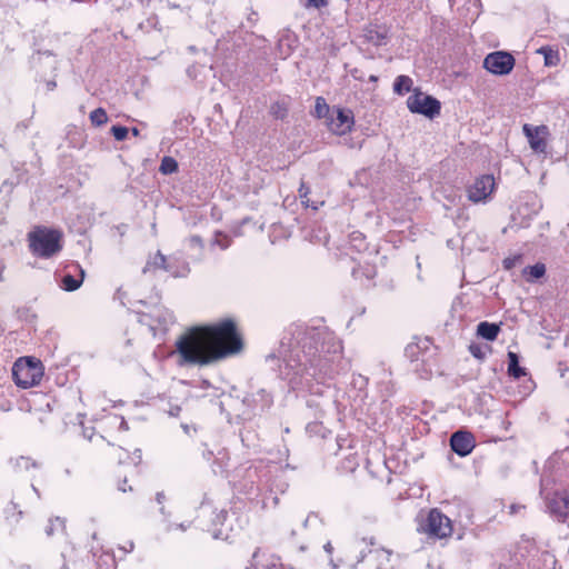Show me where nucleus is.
<instances>
[{
    "label": "nucleus",
    "instance_id": "nucleus-1",
    "mask_svg": "<svg viewBox=\"0 0 569 569\" xmlns=\"http://www.w3.org/2000/svg\"><path fill=\"white\" fill-rule=\"evenodd\" d=\"M281 352L299 375L333 379L340 372L342 346L333 336L305 323H291L283 332Z\"/></svg>",
    "mask_w": 569,
    "mask_h": 569
},
{
    "label": "nucleus",
    "instance_id": "nucleus-2",
    "mask_svg": "<svg viewBox=\"0 0 569 569\" xmlns=\"http://www.w3.org/2000/svg\"><path fill=\"white\" fill-rule=\"evenodd\" d=\"M176 348L181 363L209 366L240 353L243 339L237 323L226 318L190 329L178 339Z\"/></svg>",
    "mask_w": 569,
    "mask_h": 569
},
{
    "label": "nucleus",
    "instance_id": "nucleus-3",
    "mask_svg": "<svg viewBox=\"0 0 569 569\" xmlns=\"http://www.w3.org/2000/svg\"><path fill=\"white\" fill-rule=\"evenodd\" d=\"M62 233L57 229L37 226L28 233L29 249L38 258L48 259L62 250Z\"/></svg>",
    "mask_w": 569,
    "mask_h": 569
},
{
    "label": "nucleus",
    "instance_id": "nucleus-4",
    "mask_svg": "<svg viewBox=\"0 0 569 569\" xmlns=\"http://www.w3.org/2000/svg\"><path fill=\"white\" fill-rule=\"evenodd\" d=\"M417 530L429 539L441 540L451 537L453 532L452 521L438 508H432L428 515L419 521Z\"/></svg>",
    "mask_w": 569,
    "mask_h": 569
},
{
    "label": "nucleus",
    "instance_id": "nucleus-5",
    "mask_svg": "<svg viewBox=\"0 0 569 569\" xmlns=\"http://www.w3.org/2000/svg\"><path fill=\"white\" fill-rule=\"evenodd\" d=\"M12 377L17 386L30 388L40 383L43 366L40 360L26 357L18 359L12 367Z\"/></svg>",
    "mask_w": 569,
    "mask_h": 569
},
{
    "label": "nucleus",
    "instance_id": "nucleus-6",
    "mask_svg": "<svg viewBox=\"0 0 569 569\" xmlns=\"http://www.w3.org/2000/svg\"><path fill=\"white\" fill-rule=\"evenodd\" d=\"M214 518L212 519V525L208 529L214 539L229 540L231 539L236 531L242 529V525L239 523L237 528L233 526V520L238 521L237 512L233 509L230 510H220L219 512H213Z\"/></svg>",
    "mask_w": 569,
    "mask_h": 569
},
{
    "label": "nucleus",
    "instance_id": "nucleus-7",
    "mask_svg": "<svg viewBox=\"0 0 569 569\" xmlns=\"http://www.w3.org/2000/svg\"><path fill=\"white\" fill-rule=\"evenodd\" d=\"M407 107L412 113L422 114L433 119L440 114L441 103L432 96H428L418 89L407 99Z\"/></svg>",
    "mask_w": 569,
    "mask_h": 569
},
{
    "label": "nucleus",
    "instance_id": "nucleus-8",
    "mask_svg": "<svg viewBox=\"0 0 569 569\" xmlns=\"http://www.w3.org/2000/svg\"><path fill=\"white\" fill-rule=\"evenodd\" d=\"M515 63L516 60L511 53L495 51L487 54L483 60V68L492 74L506 76L512 71Z\"/></svg>",
    "mask_w": 569,
    "mask_h": 569
},
{
    "label": "nucleus",
    "instance_id": "nucleus-9",
    "mask_svg": "<svg viewBox=\"0 0 569 569\" xmlns=\"http://www.w3.org/2000/svg\"><path fill=\"white\" fill-rule=\"evenodd\" d=\"M496 187L495 178L491 174H485L476 179L472 186L468 189V198L470 201L477 203L486 201L493 192Z\"/></svg>",
    "mask_w": 569,
    "mask_h": 569
},
{
    "label": "nucleus",
    "instance_id": "nucleus-10",
    "mask_svg": "<svg viewBox=\"0 0 569 569\" xmlns=\"http://www.w3.org/2000/svg\"><path fill=\"white\" fill-rule=\"evenodd\" d=\"M522 131L528 139L530 148L535 152L543 153L547 149L546 138L549 134V129L547 126L541 124L533 127L531 124H523Z\"/></svg>",
    "mask_w": 569,
    "mask_h": 569
},
{
    "label": "nucleus",
    "instance_id": "nucleus-11",
    "mask_svg": "<svg viewBox=\"0 0 569 569\" xmlns=\"http://www.w3.org/2000/svg\"><path fill=\"white\" fill-rule=\"evenodd\" d=\"M476 439L470 431L459 430L451 435L450 447L460 457H466L473 450Z\"/></svg>",
    "mask_w": 569,
    "mask_h": 569
},
{
    "label": "nucleus",
    "instance_id": "nucleus-12",
    "mask_svg": "<svg viewBox=\"0 0 569 569\" xmlns=\"http://www.w3.org/2000/svg\"><path fill=\"white\" fill-rule=\"evenodd\" d=\"M550 513L559 521H565L569 517V492L556 491L547 502Z\"/></svg>",
    "mask_w": 569,
    "mask_h": 569
},
{
    "label": "nucleus",
    "instance_id": "nucleus-13",
    "mask_svg": "<svg viewBox=\"0 0 569 569\" xmlns=\"http://www.w3.org/2000/svg\"><path fill=\"white\" fill-rule=\"evenodd\" d=\"M363 37L372 46L381 47L387 44L388 29L385 26L370 24L363 30Z\"/></svg>",
    "mask_w": 569,
    "mask_h": 569
},
{
    "label": "nucleus",
    "instance_id": "nucleus-14",
    "mask_svg": "<svg viewBox=\"0 0 569 569\" xmlns=\"http://www.w3.org/2000/svg\"><path fill=\"white\" fill-rule=\"evenodd\" d=\"M431 347V340L429 338H416L415 341L410 342L406 349L405 355L411 361H417L420 359L425 352H427Z\"/></svg>",
    "mask_w": 569,
    "mask_h": 569
},
{
    "label": "nucleus",
    "instance_id": "nucleus-15",
    "mask_svg": "<svg viewBox=\"0 0 569 569\" xmlns=\"http://www.w3.org/2000/svg\"><path fill=\"white\" fill-rule=\"evenodd\" d=\"M166 271L174 278H182L189 274L190 267L184 259L177 256H170L167 258Z\"/></svg>",
    "mask_w": 569,
    "mask_h": 569
},
{
    "label": "nucleus",
    "instance_id": "nucleus-16",
    "mask_svg": "<svg viewBox=\"0 0 569 569\" xmlns=\"http://www.w3.org/2000/svg\"><path fill=\"white\" fill-rule=\"evenodd\" d=\"M353 117L351 111L346 112L339 109L336 119L331 121V130L336 134H345L351 130Z\"/></svg>",
    "mask_w": 569,
    "mask_h": 569
},
{
    "label": "nucleus",
    "instance_id": "nucleus-17",
    "mask_svg": "<svg viewBox=\"0 0 569 569\" xmlns=\"http://www.w3.org/2000/svg\"><path fill=\"white\" fill-rule=\"evenodd\" d=\"M10 463L17 473H28L31 469H39L41 462L31 457L20 456L10 460Z\"/></svg>",
    "mask_w": 569,
    "mask_h": 569
},
{
    "label": "nucleus",
    "instance_id": "nucleus-18",
    "mask_svg": "<svg viewBox=\"0 0 569 569\" xmlns=\"http://www.w3.org/2000/svg\"><path fill=\"white\" fill-rule=\"evenodd\" d=\"M499 332H500V326L497 323L481 321L477 326V335L488 341L496 340Z\"/></svg>",
    "mask_w": 569,
    "mask_h": 569
},
{
    "label": "nucleus",
    "instance_id": "nucleus-19",
    "mask_svg": "<svg viewBox=\"0 0 569 569\" xmlns=\"http://www.w3.org/2000/svg\"><path fill=\"white\" fill-rule=\"evenodd\" d=\"M298 39L296 36L287 33L278 41V50L282 58L289 57L297 47Z\"/></svg>",
    "mask_w": 569,
    "mask_h": 569
},
{
    "label": "nucleus",
    "instance_id": "nucleus-20",
    "mask_svg": "<svg viewBox=\"0 0 569 569\" xmlns=\"http://www.w3.org/2000/svg\"><path fill=\"white\" fill-rule=\"evenodd\" d=\"M76 268L79 269L80 278H76L70 273H66L61 278L60 286L66 291H74L82 284V281L84 278V271H83V269L80 268L79 264H77Z\"/></svg>",
    "mask_w": 569,
    "mask_h": 569
},
{
    "label": "nucleus",
    "instance_id": "nucleus-21",
    "mask_svg": "<svg viewBox=\"0 0 569 569\" xmlns=\"http://www.w3.org/2000/svg\"><path fill=\"white\" fill-rule=\"evenodd\" d=\"M167 258L164 254L161 253V251H157L152 257H150L146 263V266L142 269V272L146 274L150 271L156 270H164L167 266Z\"/></svg>",
    "mask_w": 569,
    "mask_h": 569
},
{
    "label": "nucleus",
    "instance_id": "nucleus-22",
    "mask_svg": "<svg viewBox=\"0 0 569 569\" xmlns=\"http://www.w3.org/2000/svg\"><path fill=\"white\" fill-rule=\"evenodd\" d=\"M508 375L515 379L526 376V369L519 366V356L516 352H508Z\"/></svg>",
    "mask_w": 569,
    "mask_h": 569
},
{
    "label": "nucleus",
    "instance_id": "nucleus-23",
    "mask_svg": "<svg viewBox=\"0 0 569 569\" xmlns=\"http://www.w3.org/2000/svg\"><path fill=\"white\" fill-rule=\"evenodd\" d=\"M546 274V266L542 262H537L533 266H528L523 269L522 276L527 281L532 282L542 278Z\"/></svg>",
    "mask_w": 569,
    "mask_h": 569
},
{
    "label": "nucleus",
    "instance_id": "nucleus-24",
    "mask_svg": "<svg viewBox=\"0 0 569 569\" xmlns=\"http://www.w3.org/2000/svg\"><path fill=\"white\" fill-rule=\"evenodd\" d=\"M539 54H542L545 58V64L547 67H556L560 62V54L557 49H552L549 46L541 47L537 50Z\"/></svg>",
    "mask_w": 569,
    "mask_h": 569
},
{
    "label": "nucleus",
    "instance_id": "nucleus-25",
    "mask_svg": "<svg viewBox=\"0 0 569 569\" xmlns=\"http://www.w3.org/2000/svg\"><path fill=\"white\" fill-rule=\"evenodd\" d=\"M413 81L409 76H398L393 82V91L399 96H403L412 90Z\"/></svg>",
    "mask_w": 569,
    "mask_h": 569
},
{
    "label": "nucleus",
    "instance_id": "nucleus-26",
    "mask_svg": "<svg viewBox=\"0 0 569 569\" xmlns=\"http://www.w3.org/2000/svg\"><path fill=\"white\" fill-rule=\"evenodd\" d=\"M178 169H179V166H178V162H177V160L174 158L169 157V156H166V157L162 158L160 167H159V171L162 174L174 173V172L178 171Z\"/></svg>",
    "mask_w": 569,
    "mask_h": 569
},
{
    "label": "nucleus",
    "instance_id": "nucleus-27",
    "mask_svg": "<svg viewBox=\"0 0 569 569\" xmlns=\"http://www.w3.org/2000/svg\"><path fill=\"white\" fill-rule=\"evenodd\" d=\"M89 118L91 124L94 127H101L108 121V114L103 108H97L93 111H91Z\"/></svg>",
    "mask_w": 569,
    "mask_h": 569
},
{
    "label": "nucleus",
    "instance_id": "nucleus-28",
    "mask_svg": "<svg viewBox=\"0 0 569 569\" xmlns=\"http://www.w3.org/2000/svg\"><path fill=\"white\" fill-rule=\"evenodd\" d=\"M270 113L273 118L283 120L288 116V107L282 101H276L270 107Z\"/></svg>",
    "mask_w": 569,
    "mask_h": 569
},
{
    "label": "nucleus",
    "instance_id": "nucleus-29",
    "mask_svg": "<svg viewBox=\"0 0 569 569\" xmlns=\"http://www.w3.org/2000/svg\"><path fill=\"white\" fill-rule=\"evenodd\" d=\"M352 276L356 279H361L362 277H366L368 280H371L376 276V269L372 266L353 268Z\"/></svg>",
    "mask_w": 569,
    "mask_h": 569
},
{
    "label": "nucleus",
    "instance_id": "nucleus-30",
    "mask_svg": "<svg viewBox=\"0 0 569 569\" xmlns=\"http://www.w3.org/2000/svg\"><path fill=\"white\" fill-rule=\"evenodd\" d=\"M306 430L310 436H320L322 438H326L328 432L327 428L319 421L308 423Z\"/></svg>",
    "mask_w": 569,
    "mask_h": 569
},
{
    "label": "nucleus",
    "instance_id": "nucleus-31",
    "mask_svg": "<svg viewBox=\"0 0 569 569\" xmlns=\"http://www.w3.org/2000/svg\"><path fill=\"white\" fill-rule=\"evenodd\" d=\"M328 112H329V106L326 102V99L322 98V97H317L316 98V103H315V112H313V114L317 118H325L328 114Z\"/></svg>",
    "mask_w": 569,
    "mask_h": 569
},
{
    "label": "nucleus",
    "instance_id": "nucleus-32",
    "mask_svg": "<svg viewBox=\"0 0 569 569\" xmlns=\"http://www.w3.org/2000/svg\"><path fill=\"white\" fill-rule=\"evenodd\" d=\"M300 4L307 10H321L329 4L328 0H300Z\"/></svg>",
    "mask_w": 569,
    "mask_h": 569
},
{
    "label": "nucleus",
    "instance_id": "nucleus-33",
    "mask_svg": "<svg viewBox=\"0 0 569 569\" xmlns=\"http://www.w3.org/2000/svg\"><path fill=\"white\" fill-rule=\"evenodd\" d=\"M489 349L490 348L488 346H481L479 343H471L469 346V352L479 360H483L486 358Z\"/></svg>",
    "mask_w": 569,
    "mask_h": 569
},
{
    "label": "nucleus",
    "instance_id": "nucleus-34",
    "mask_svg": "<svg viewBox=\"0 0 569 569\" xmlns=\"http://www.w3.org/2000/svg\"><path fill=\"white\" fill-rule=\"evenodd\" d=\"M231 243V239L222 233L221 231H217L213 240V244L220 247L221 249H227Z\"/></svg>",
    "mask_w": 569,
    "mask_h": 569
},
{
    "label": "nucleus",
    "instance_id": "nucleus-35",
    "mask_svg": "<svg viewBox=\"0 0 569 569\" xmlns=\"http://www.w3.org/2000/svg\"><path fill=\"white\" fill-rule=\"evenodd\" d=\"M129 133V129L122 126H112L111 134L117 141H123Z\"/></svg>",
    "mask_w": 569,
    "mask_h": 569
},
{
    "label": "nucleus",
    "instance_id": "nucleus-36",
    "mask_svg": "<svg viewBox=\"0 0 569 569\" xmlns=\"http://www.w3.org/2000/svg\"><path fill=\"white\" fill-rule=\"evenodd\" d=\"M369 556L375 558L376 560H386L387 562L390 561L391 551L387 549H375L369 551Z\"/></svg>",
    "mask_w": 569,
    "mask_h": 569
},
{
    "label": "nucleus",
    "instance_id": "nucleus-37",
    "mask_svg": "<svg viewBox=\"0 0 569 569\" xmlns=\"http://www.w3.org/2000/svg\"><path fill=\"white\" fill-rule=\"evenodd\" d=\"M522 259V256L521 254H516L513 257H508L503 260V268L506 270H511L512 268H515Z\"/></svg>",
    "mask_w": 569,
    "mask_h": 569
},
{
    "label": "nucleus",
    "instance_id": "nucleus-38",
    "mask_svg": "<svg viewBox=\"0 0 569 569\" xmlns=\"http://www.w3.org/2000/svg\"><path fill=\"white\" fill-rule=\"evenodd\" d=\"M257 396L261 398L262 405L261 409L264 410L269 408L272 405V398L269 393L266 392V390L261 389L257 392Z\"/></svg>",
    "mask_w": 569,
    "mask_h": 569
},
{
    "label": "nucleus",
    "instance_id": "nucleus-39",
    "mask_svg": "<svg viewBox=\"0 0 569 569\" xmlns=\"http://www.w3.org/2000/svg\"><path fill=\"white\" fill-rule=\"evenodd\" d=\"M298 192H299V197L301 198L302 203L306 206H309L308 204V202H309L308 194L310 193V188L305 182H302L300 184Z\"/></svg>",
    "mask_w": 569,
    "mask_h": 569
},
{
    "label": "nucleus",
    "instance_id": "nucleus-40",
    "mask_svg": "<svg viewBox=\"0 0 569 569\" xmlns=\"http://www.w3.org/2000/svg\"><path fill=\"white\" fill-rule=\"evenodd\" d=\"M58 527L63 528V521L57 518L56 520H50L49 525L46 527V533L48 536L53 535V531L58 529Z\"/></svg>",
    "mask_w": 569,
    "mask_h": 569
},
{
    "label": "nucleus",
    "instance_id": "nucleus-41",
    "mask_svg": "<svg viewBox=\"0 0 569 569\" xmlns=\"http://www.w3.org/2000/svg\"><path fill=\"white\" fill-rule=\"evenodd\" d=\"M260 552H261V549L259 547L256 548V550L253 551V553L251 556V559H250L248 566L246 567L247 569H259L258 558L260 556Z\"/></svg>",
    "mask_w": 569,
    "mask_h": 569
},
{
    "label": "nucleus",
    "instance_id": "nucleus-42",
    "mask_svg": "<svg viewBox=\"0 0 569 569\" xmlns=\"http://www.w3.org/2000/svg\"><path fill=\"white\" fill-rule=\"evenodd\" d=\"M188 242H189L190 247L198 248L200 251H202V249L204 247L202 238L200 236H197V234L191 236L188 239Z\"/></svg>",
    "mask_w": 569,
    "mask_h": 569
},
{
    "label": "nucleus",
    "instance_id": "nucleus-43",
    "mask_svg": "<svg viewBox=\"0 0 569 569\" xmlns=\"http://www.w3.org/2000/svg\"><path fill=\"white\" fill-rule=\"evenodd\" d=\"M350 74L352 78H355L356 80H360L362 81L363 80V74L362 72L358 69V68H353L350 70Z\"/></svg>",
    "mask_w": 569,
    "mask_h": 569
},
{
    "label": "nucleus",
    "instance_id": "nucleus-44",
    "mask_svg": "<svg viewBox=\"0 0 569 569\" xmlns=\"http://www.w3.org/2000/svg\"><path fill=\"white\" fill-rule=\"evenodd\" d=\"M127 478L124 477L122 480L119 481V485H118V489L122 492H126L128 489L126 488L127 486Z\"/></svg>",
    "mask_w": 569,
    "mask_h": 569
},
{
    "label": "nucleus",
    "instance_id": "nucleus-45",
    "mask_svg": "<svg viewBox=\"0 0 569 569\" xmlns=\"http://www.w3.org/2000/svg\"><path fill=\"white\" fill-rule=\"evenodd\" d=\"M156 500H157V502H158V503H160V505H161V503L166 500V496H164V493H163V492H158V493L156 495Z\"/></svg>",
    "mask_w": 569,
    "mask_h": 569
},
{
    "label": "nucleus",
    "instance_id": "nucleus-46",
    "mask_svg": "<svg viewBox=\"0 0 569 569\" xmlns=\"http://www.w3.org/2000/svg\"><path fill=\"white\" fill-rule=\"evenodd\" d=\"M520 509H525V507L512 505V506H510V513H517Z\"/></svg>",
    "mask_w": 569,
    "mask_h": 569
},
{
    "label": "nucleus",
    "instance_id": "nucleus-47",
    "mask_svg": "<svg viewBox=\"0 0 569 569\" xmlns=\"http://www.w3.org/2000/svg\"><path fill=\"white\" fill-rule=\"evenodd\" d=\"M180 410H181V408H180V407H174V408H172V409L169 411V415H170V416H173V417H178V416H179Z\"/></svg>",
    "mask_w": 569,
    "mask_h": 569
},
{
    "label": "nucleus",
    "instance_id": "nucleus-48",
    "mask_svg": "<svg viewBox=\"0 0 569 569\" xmlns=\"http://www.w3.org/2000/svg\"><path fill=\"white\" fill-rule=\"evenodd\" d=\"M56 87H57L56 81H48L47 82V89L48 90H53Z\"/></svg>",
    "mask_w": 569,
    "mask_h": 569
},
{
    "label": "nucleus",
    "instance_id": "nucleus-49",
    "mask_svg": "<svg viewBox=\"0 0 569 569\" xmlns=\"http://www.w3.org/2000/svg\"><path fill=\"white\" fill-rule=\"evenodd\" d=\"M323 548L328 553H331L333 550L331 542H327Z\"/></svg>",
    "mask_w": 569,
    "mask_h": 569
},
{
    "label": "nucleus",
    "instance_id": "nucleus-50",
    "mask_svg": "<svg viewBox=\"0 0 569 569\" xmlns=\"http://www.w3.org/2000/svg\"><path fill=\"white\" fill-rule=\"evenodd\" d=\"M16 569H32V566L29 563H21V565L17 566Z\"/></svg>",
    "mask_w": 569,
    "mask_h": 569
},
{
    "label": "nucleus",
    "instance_id": "nucleus-51",
    "mask_svg": "<svg viewBox=\"0 0 569 569\" xmlns=\"http://www.w3.org/2000/svg\"><path fill=\"white\" fill-rule=\"evenodd\" d=\"M369 81H371V82H377V81H378V77H377V76H375V74H371V76L369 77Z\"/></svg>",
    "mask_w": 569,
    "mask_h": 569
},
{
    "label": "nucleus",
    "instance_id": "nucleus-52",
    "mask_svg": "<svg viewBox=\"0 0 569 569\" xmlns=\"http://www.w3.org/2000/svg\"><path fill=\"white\" fill-rule=\"evenodd\" d=\"M131 132L134 137H138L139 136V130L137 128H132L131 129Z\"/></svg>",
    "mask_w": 569,
    "mask_h": 569
},
{
    "label": "nucleus",
    "instance_id": "nucleus-53",
    "mask_svg": "<svg viewBox=\"0 0 569 569\" xmlns=\"http://www.w3.org/2000/svg\"><path fill=\"white\" fill-rule=\"evenodd\" d=\"M148 317V315H142V318L140 319V322H146L144 318Z\"/></svg>",
    "mask_w": 569,
    "mask_h": 569
},
{
    "label": "nucleus",
    "instance_id": "nucleus-54",
    "mask_svg": "<svg viewBox=\"0 0 569 569\" xmlns=\"http://www.w3.org/2000/svg\"><path fill=\"white\" fill-rule=\"evenodd\" d=\"M369 542H370V545H372V546H373V545H375L373 538H370V541H369Z\"/></svg>",
    "mask_w": 569,
    "mask_h": 569
}]
</instances>
